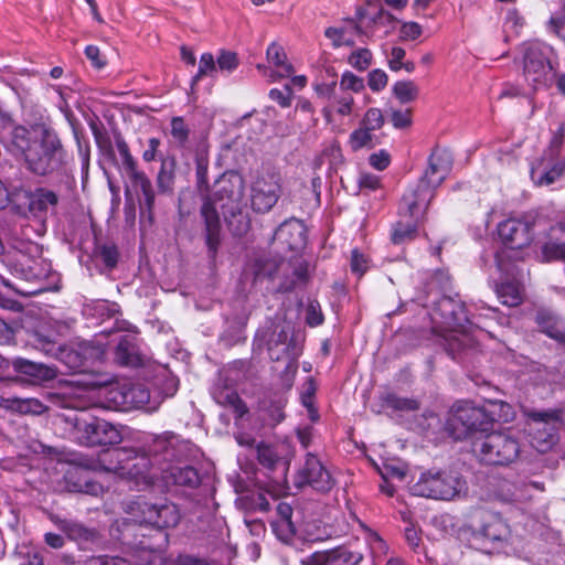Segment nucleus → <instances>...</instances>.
<instances>
[{"label": "nucleus", "instance_id": "nucleus-42", "mask_svg": "<svg viewBox=\"0 0 565 565\" xmlns=\"http://www.w3.org/2000/svg\"><path fill=\"white\" fill-rule=\"evenodd\" d=\"M383 406L399 412H412L419 408V403L414 398L398 396L394 393H386L382 397Z\"/></svg>", "mask_w": 565, "mask_h": 565}, {"label": "nucleus", "instance_id": "nucleus-22", "mask_svg": "<svg viewBox=\"0 0 565 565\" xmlns=\"http://www.w3.org/2000/svg\"><path fill=\"white\" fill-rule=\"evenodd\" d=\"M100 355L98 348L88 342L79 343L76 348L62 347L54 359L60 360L73 371H82L86 362Z\"/></svg>", "mask_w": 565, "mask_h": 565}, {"label": "nucleus", "instance_id": "nucleus-4", "mask_svg": "<svg viewBox=\"0 0 565 565\" xmlns=\"http://www.w3.org/2000/svg\"><path fill=\"white\" fill-rule=\"evenodd\" d=\"M451 156L446 150L436 149L428 160V168L419 182L409 188L402 198V209L418 216L434 198L435 190L444 182L451 169Z\"/></svg>", "mask_w": 565, "mask_h": 565}, {"label": "nucleus", "instance_id": "nucleus-39", "mask_svg": "<svg viewBox=\"0 0 565 565\" xmlns=\"http://www.w3.org/2000/svg\"><path fill=\"white\" fill-rule=\"evenodd\" d=\"M536 322L541 330L550 338L565 342V327L563 322L548 311H539Z\"/></svg>", "mask_w": 565, "mask_h": 565}, {"label": "nucleus", "instance_id": "nucleus-25", "mask_svg": "<svg viewBox=\"0 0 565 565\" xmlns=\"http://www.w3.org/2000/svg\"><path fill=\"white\" fill-rule=\"evenodd\" d=\"M138 339L131 334L120 335L115 348V361L122 366L137 367L145 363Z\"/></svg>", "mask_w": 565, "mask_h": 565}, {"label": "nucleus", "instance_id": "nucleus-40", "mask_svg": "<svg viewBox=\"0 0 565 565\" xmlns=\"http://www.w3.org/2000/svg\"><path fill=\"white\" fill-rule=\"evenodd\" d=\"M4 403L7 408L23 415H40L46 411L45 405L38 398L10 397Z\"/></svg>", "mask_w": 565, "mask_h": 565}, {"label": "nucleus", "instance_id": "nucleus-43", "mask_svg": "<svg viewBox=\"0 0 565 565\" xmlns=\"http://www.w3.org/2000/svg\"><path fill=\"white\" fill-rule=\"evenodd\" d=\"M392 92L402 104H407L417 98L419 89L413 81H398L393 85Z\"/></svg>", "mask_w": 565, "mask_h": 565}, {"label": "nucleus", "instance_id": "nucleus-27", "mask_svg": "<svg viewBox=\"0 0 565 565\" xmlns=\"http://www.w3.org/2000/svg\"><path fill=\"white\" fill-rule=\"evenodd\" d=\"M274 239L291 250L300 249L306 245L305 225L296 218L285 221L276 230Z\"/></svg>", "mask_w": 565, "mask_h": 565}, {"label": "nucleus", "instance_id": "nucleus-19", "mask_svg": "<svg viewBox=\"0 0 565 565\" xmlns=\"http://www.w3.org/2000/svg\"><path fill=\"white\" fill-rule=\"evenodd\" d=\"M390 22V15L379 11H366L360 13L359 20H348L342 26H331L326 30L324 35H352L354 33L382 32L381 26Z\"/></svg>", "mask_w": 565, "mask_h": 565}, {"label": "nucleus", "instance_id": "nucleus-17", "mask_svg": "<svg viewBox=\"0 0 565 565\" xmlns=\"http://www.w3.org/2000/svg\"><path fill=\"white\" fill-rule=\"evenodd\" d=\"M533 226L527 218H508L498 225V235L507 247L520 249L532 242Z\"/></svg>", "mask_w": 565, "mask_h": 565}, {"label": "nucleus", "instance_id": "nucleus-51", "mask_svg": "<svg viewBox=\"0 0 565 565\" xmlns=\"http://www.w3.org/2000/svg\"><path fill=\"white\" fill-rule=\"evenodd\" d=\"M93 310L94 315L100 317L102 319L116 318V316L119 313L118 305L106 300L97 301L94 305Z\"/></svg>", "mask_w": 565, "mask_h": 565}, {"label": "nucleus", "instance_id": "nucleus-37", "mask_svg": "<svg viewBox=\"0 0 565 565\" xmlns=\"http://www.w3.org/2000/svg\"><path fill=\"white\" fill-rule=\"evenodd\" d=\"M160 161V169L156 177L157 188L159 193L170 194L174 188L177 161L174 157H163Z\"/></svg>", "mask_w": 565, "mask_h": 565}, {"label": "nucleus", "instance_id": "nucleus-59", "mask_svg": "<svg viewBox=\"0 0 565 565\" xmlns=\"http://www.w3.org/2000/svg\"><path fill=\"white\" fill-rule=\"evenodd\" d=\"M503 532L504 525L499 520L482 527V535L490 541L502 540Z\"/></svg>", "mask_w": 565, "mask_h": 565}, {"label": "nucleus", "instance_id": "nucleus-49", "mask_svg": "<svg viewBox=\"0 0 565 565\" xmlns=\"http://www.w3.org/2000/svg\"><path fill=\"white\" fill-rule=\"evenodd\" d=\"M384 125V117L379 108H370L361 122V126L365 127L366 129L371 131H375L382 128Z\"/></svg>", "mask_w": 565, "mask_h": 565}, {"label": "nucleus", "instance_id": "nucleus-62", "mask_svg": "<svg viewBox=\"0 0 565 565\" xmlns=\"http://www.w3.org/2000/svg\"><path fill=\"white\" fill-rule=\"evenodd\" d=\"M525 24L524 18L516 11H509L505 18V26L510 32L520 33Z\"/></svg>", "mask_w": 565, "mask_h": 565}, {"label": "nucleus", "instance_id": "nucleus-20", "mask_svg": "<svg viewBox=\"0 0 565 565\" xmlns=\"http://www.w3.org/2000/svg\"><path fill=\"white\" fill-rule=\"evenodd\" d=\"M256 449L259 465L268 471V478L273 487L280 490L286 482L288 463L273 446L259 444Z\"/></svg>", "mask_w": 565, "mask_h": 565}, {"label": "nucleus", "instance_id": "nucleus-41", "mask_svg": "<svg viewBox=\"0 0 565 565\" xmlns=\"http://www.w3.org/2000/svg\"><path fill=\"white\" fill-rule=\"evenodd\" d=\"M213 397L217 404L231 407L237 417H243L247 413L245 404L238 394L232 388H217L213 392Z\"/></svg>", "mask_w": 565, "mask_h": 565}, {"label": "nucleus", "instance_id": "nucleus-38", "mask_svg": "<svg viewBox=\"0 0 565 565\" xmlns=\"http://www.w3.org/2000/svg\"><path fill=\"white\" fill-rule=\"evenodd\" d=\"M291 339H299L292 332L291 326L286 321H278L273 323L270 332L267 335L266 344L268 352H273L275 355L279 350L277 349L278 344H281L286 341H291Z\"/></svg>", "mask_w": 565, "mask_h": 565}, {"label": "nucleus", "instance_id": "nucleus-56", "mask_svg": "<svg viewBox=\"0 0 565 565\" xmlns=\"http://www.w3.org/2000/svg\"><path fill=\"white\" fill-rule=\"evenodd\" d=\"M215 70L214 56L211 53H204L201 56L198 74L192 78V85H195L198 81L206 75L209 72Z\"/></svg>", "mask_w": 565, "mask_h": 565}, {"label": "nucleus", "instance_id": "nucleus-12", "mask_svg": "<svg viewBox=\"0 0 565 565\" xmlns=\"http://www.w3.org/2000/svg\"><path fill=\"white\" fill-rule=\"evenodd\" d=\"M281 195V178L278 173L264 171L256 175L250 185V206L256 213L271 211Z\"/></svg>", "mask_w": 565, "mask_h": 565}, {"label": "nucleus", "instance_id": "nucleus-23", "mask_svg": "<svg viewBox=\"0 0 565 565\" xmlns=\"http://www.w3.org/2000/svg\"><path fill=\"white\" fill-rule=\"evenodd\" d=\"M125 175L139 198L141 210L151 214L154 207L156 192L150 178L138 166L125 172Z\"/></svg>", "mask_w": 565, "mask_h": 565}, {"label": "nucleus", "instance_id": "nucleus-29", "mask_svg": "<svg viewBox=\"0 0 565 565\" xmlns=\"http://www.w3.org/2000/svg\"><path fill=\"white\" fill-rule=\"evenodd\" d=\"M12 367L15 372L23 374L32 382H47L56 377V370L43 363H36L23 358L12 360Z\"/></svg>", "mask_w": 565, "mask_h": 565}, {"label": "nucleus", "instance_id": "nucleus-44", "mask_svg": "<svg viewBox=\"0 0 565 565\" xmlns=\"http://www.w3.org/2000/svg\"><path fill=\"white\" fill-rule=\"evenodd\" d=\"M497 295L502 305L515 307L521 302V291L516 284L507 282L497 287Z\"/></svg>", "mask_w": 565, "mask_h": 565}, {"label": "nucleus", "instance_id": "nucleus-8", "mask_svg": "<svg viewBox=\"0 0 565 565\" xmlns=\"http://www.w3.org/2000/svg\"><path fill=\"white\" fill-rule=\"evenodd\" d=\"M466 482L457 473L449 470H427L411 486L414 495L434 499L452 500L465 490Z\"/></svg>", "mask_w": 565, "mask_h": 565}, {"label": "nucleus", "instance_id": "nucleus-47", "mask_svg": "<svg viewBox=\"0 0 565 565\" xmlns=\"http://www.w3.org/2000/svg\"><path fill=\"white\" fill-rule=\"evenodd\" d=\"M115 143L121 159L124 173L138 166L137 160L130 153V149L121 135L115 136Z\"/></svg>", "mask_w": 565, "mask_h": 565}, {"label": "nucleus", "instance_id": "nucleus-6", "mask_svg": "<svg viewBox=\"0 0 565 565\" xmlns=\"http://www.w3.org/2000/svg\"><path fill=\"white\" fill-rule=\"evenodd\" d=\"M565 127L563 124L553 131L548 147L531 167V179L540 186L556 182L565 171Z\"/></svg>", "mask_w": 565, "mask_h": 565}, {"label": "nucleus", "instance_id": "nucleus-9", "mask_svg": "<svg viewBox=\"0 0 565 565\" xmlns=\"http://www.w3.org/2000/svg\"><path fill=\"white\" fill-rule=\"evenodd\" d=\"M473 450L489 465H509L520 455V445L508 431H493L475 441Z\"/></svg>", "mask_w": 565, "mask_h": 565}, {"label": "nucleus", "instance_id": "nucleus-21", "mask_svg": "<svg viewBox=\"0 0 565 565\" xmlns=\"http://www.w3.org/2000/svg\"><path fill=\"white\" fill-rule=\"evenodd\" d=\"M279 352L275 355L273 352H268L269 356L274 361H286V367L282 374L284 386L290 388L294 383L298 370V359L302 353V344L300 339H291L277 345Z\"/></svg>", "mask_w": 565, "mask_h": 565}, {"label": "nucleus", "instance_id": "nucleus-13", "mask_svg": "<svg viewBox=\"0 0 565 565\" xmlns=\"http://www.w3.org/2000/svg\"><path fill=\"white\" fill-rule=\"evenodd\" d=\"M531 443L540 452L548 451L556 443L559 413L556 411L529 413Z\"/></svg>", "mask_w": 565, "mask_h": 565}, {"label": "nucleus", "instance_id": "nucleus-11", "mask_svg": "<svg viewBox=\"0 0 565 565\" xmlns=\"http://www.w3.org/2000/svg\"><path fill=\"white\" fill-rule=\"evenodd\" d=\"M446 428L455 439H463L472 433L487 431V416L482 407L459 402L452 406Z\"/></svg>", "mask_w": 565, "mask_h": 565}, {"label": "nucleus", "instance_id": "nucleus-60", "mask_svg": "<svg viewBox=\"0 0 565 565\" xmlns=\"http://www.w3.org/2000/svg\"><path fill=\"white\" fill-rule=\"evenodd\" d=\"M98 255L108 268H114L118 260V253L114 246L103 245L98 248Z\"/></svg>", "mask_w": 565, "mask_h": 565}, {"label": "nucleus", "instance_id": "nucleus-24", "mask_svg": "<svg viewBox=\"0 0 565 565\" xmlns=\"http://www.w3.org/2000/svg\"><path fill=\"white\" fill-rule=\"evenodd\" d=\"M268 63L275 65L277 71H270L265 65L258 64L257 70L268 77L270 82L288 77L294 73L291 63L288 62L285 49L277 42H273L266 51Z\"/></svg>", "mask_w": 565, "mask_h": 565}, {"label": "nucleus", "instance_id": "nucleus-10", "mask_svg": "<svg viewBox=\"0 0 565 565\" xmlns=\"http://www.w3.org/2000/svg\"><path fill=\"white\" fill-rule=\"evenodd\" d=\"M74 428L78 443L84 446L117 445L122 440L119 426L95 416L75 417Z\"/></svg>", "mask_w": 565, "mask_h": 565}, {"label": "nucleus", "instance_id": "nucleus-14", "mask_svg": "<svg viewBox=\"0 0 565 565\" xmlns=\"http://www.w3.org/2000/svg\"><path fill=\"white\" fill-rule=\"evenodd\" d=\"M430 318L436 330L462 328L465 323H471L463 303L459 299L448 296L441 297L436 302Z\"/></svg>", "mask_w": 565, "mask_h": 565}, {"label": "nucleus", "instance_id": "nucleus-64", "mask_svg": "<svg viewBox=\"0 0 565 565\" xmlns=\"http://www.w3.org/2000/svg\"><path fill=\"white\" fill-rule=\"evenodd\" d=\"M306 321L311 327H317L322 323L323 316L320 310V306L316 301H311L307 308Z\"/></svg>", "mask_w": 565, "mask_h": 565}, {"label": "nucleus", "instance_id": "nucleus-26", "mask_svg": "<svg viewBox=\"0 0 565 565\" xmlns=\"http://www.w3.org/2000/svg\"><path fill=\"white\" fill-rule=\"evenodd\" d=\"M88 460H94L93 458L79 457L77 459V467L70 469L65 473V481L67 483L68 490L74 492H82L90 495H99L103 493V486L96 481L87 479L83 475V469L88 470L86 467L82 465V462H87Z\"/></svg>", "mask_w": 565, "mask_h": 565}, {"label": "nucleus", "instance_id": "nucleus-35", "mask_svg": "<svg viewBox=\"0 0 565 565\" xmlns=\"http://www.w3.org/2000/svg\"><path fill=\"white\" fill-rule=\"evenodd\" d=\"M127 381L115 382L100 388L104 407L108 409L127 412Z\"/></svg>", "mask_w": 565, "mask_h": 565}, {"label": "nucleus", "instance_id": "nucleus-18", "mask_svg": "<svg viewBox=\"0 0 565 565\" xmlns=\"http://www.w3.org/2000/svg\"><path fill=\"white\" fill-rule=\"evenodd\" d=\"M141 512L140 522L152 525L157 529L175 526L180 521V512L175 504L170 502L149 503L138 502Z\"/></svg>", "mask_w": 565, "mask_h": 565}, {"label": "nucleus", "instance_id": "nucleus-61", "mask_svg": "<svg viewBox=\"0 0 565 565\" xmlns=\"http://www.w3.org/2000/svg\"><path fill=\"white\" fill-rule=\"evenodd\" d=\"M270 525L281 541H288L295 533L292 522H271Z\"/></svg>", "mask_w": 565, "mask_h": 565}, {"label": "nucleus", "instance_id": "nucleus-15", "mask_svg": "<svg viewBox=\"0 0 565 565\" xmlns=\"http://www.w3.org/2000/svg\"><path fill=\"white\" fill-rule=\"evenodd\" d=\"M296 484L298 487L310 486L316 491L328 492L334 486V479L321 460L316 455L308 452L297 473Z\"/></svg>", "mask_w": 565, "mask_h": 565}, {"label": "nucleus", "instance_id": "nucleus-57", "mask_svg": "<svg viewBox=\"0 0 565 565\" xmlns=\"http://www.w3.org/2000/svg\"><path fill=\"white\" fill-rule=\"evenodd\" d=\"M76 142L78 149V157L82 164L83 177H87L89 159H90V147L87 141H82L79 137L76 135Z\"/></svg>", "mask_w": 565, "mask_h": 565}, {"label": "nucleus", "instance_id": "nucleus-58", "mask_svg": "<svg viewBox=\"0 0 565 565\" xmlns=\"http://www.w3.org/2000/svg\"><path fill=\"white\" fill-rule=\"evenodd\" d=\"M340 87L344 90L359 92L364 87V84L360 77L347 72L342 75Z\"/></svg>", "mask_w": 565, "mask_h": 565}, {"label": "nucleus", "instance_id": "nucleus-55", "mask_svg": "<svg viewBox=\"0 0 565 565\" xmlns=\"http://www.w3.org/2000/svg\"><path fill=\"white\" fill-rule=\"evenodd\" d=\"M269 97L281 107H289L291 105L292 88L289 84L285 85L282 89L273 88L269 92Z\"/></svg>", "mask_w": 565, "mask_h": 565}, {"label": "nucleus", "instance_id": "nucleus-1", "mask_svg": "<svg viewBox=\"0 0 565 565\" xmlns=\"http://www.w3.org/2000/svg\"><path fill=\"white\" fill-rule=\"evenodd\" d=\"M244 183L238 175L222 177L215 184L212 193L207 195L201 207V216L205 228V244L209 258L214 260L221 243V221L218 211H222L225 221L233 226L231 218L241 216L237 233L246 231L248 221L242 216Z\"/></svg>", "mask_w": 565, "mask_h": 565}, {"label": "nucleus", "instance_id": "nucleus-52", "mask_svg": "<svg viewBox=\"0 0 565 565\" xmlns=\"http://www.w3.org/2000/svg\"><path fill=\"white\" fill-rule=\"evenodd\" d=\"M547 30L550 32L565 35V3L559 10L551 15Z\"/></svg>", "mask_w": 565, "mask_h": 565}, {"label": "nucleus", "instance_id": "nucleus-31", "mask_svg": "<svg viewBox=\"0 0 565 565\" xmlns=\"http://www.w3.org/2000/svg\"><path fill=\"white\" fill-rule=\"evenodd\" d=\"M471 323H465L462 328H446L439 330L443 332L444 338V347L445 350L451 355L452 359H456V355L460 353L462 350L468 348L471 343V338L468 334L470 330Z\"/></svg>", "mask_w": 565, "mask_h": 565}, {"label": "nucleus", "instance_id": "nucleus-63", "mask_svg": "<svg viewBox=\"0 0 565 565\" xmlns=\"http://www.w3.org/2000/svg\"><path fill=\"white\" fill-rule=\"evenodd\" d=\"M217 66L221 70L233 71L237 66V56L234 52L223 51L217 56Z\"/></svg>", "mask_w": 565, "mask_h": 565}, {"label": "nucleus", "instance_id": "nucleus-50", "mask_svg": "<svg viewBox=\"0 0 565 565\" xmlns=\"http://www.w3.org/2000/svg\"><path fill=\"white\" fill-rule=\"evenodd\" d=\"M372 60V54L367 49H359L349 56V63L359 71L366 70Z\"/></svg>", "mask_w": 565, "mask_h": 565}, {"label": "nucleus", "instance_id": "nucleus-7", "mask_svg": "<svg viewBox=\"0 0 565 565\" xmlns=\"http://www.w3.org/2000/svg\"><path fill=\"white\" fill-rule=\"evenodd\" d=\"M523 50L525 81L534 89L548 86L554 78L553 47L539 40H529L523 43Z\"/></svg>", "mask_w": 565, "mask_h": 565}, {"label": "nucleus", "instance_id": "nucleus-2", "mask_svg": "<svg viewBox=\"0 0 565 565\" xmlns=\"http://www.w3.org/2000/svg\"><path fill=\"white\" fill-rule=\"evenodd\" d=\"M10 149L24 158L35 174L46 175L57 170L64 151L56 134L43 126H14L10 132Z\"/></svg>", "mask_w": 565, "mask_h": 565}, {"label": "nucleus", "instance_id": "nucleus-30", "mask_svg": "<svg viewBox=\"0 0 565 565\" xmlns=\"http://www.w3.org/2000/svg\"><path fill=\"white\" fill-rule=\"evenodd\" d=\"M399 212L402 216H408L411 221H398L396 222L391 232V239L395 245H403L412 242L417 236V224L420 217L425 214L424 210L418 216L411 215L405 209H402L399 204Z\"/></svg>", "mask_w": 565, "mask_h": 565}, {"label": "nucleus", "instance_id": "nucleus-54", "mask_svg": "<svg viewBox=\"0 0 565 565\" xmlns=\"http://www.w3.org/2000/svg\"><path fill=\"white\" fill-rule=\"evenodd\" d=\"M171 135L174 138V140L180 145H183L189 137V129L183 118L174 117L171 120Z\"/></svg>", "mask_w": 565, "mask_h": 565}, {"label": "nucleus", "instance_id": "nucleus-32", "mask_svg": "<svg viewBox=\"0 0 565 565\" xmlns=\"http://www.w3.org/2000/svg\"><path fill=\"white\" fill-rule=\"evenodd\" d=\"M127 412L134 408L153 412L158 408L160 402L151 398L149 390L143 384L127 381Z\"/></svg>", "mask_w": 565, "mask_h": 565}, {"label": "nucleus", "instance_id": "nucleus-46", "mask_svg": "<svg viewBox=\"0 0 565 565\" xmlns=\"http://www.w3.org/2000/svg\"><path fill=\"white\" fill-rule=\"evenodd\" d=\"M32 345L43 352L45 355L55 358L58 354L61 345L56 343L52 338L44 335L40 332H35L32 340Z\"/></svg>", "mask_w": 565, "mask_h": 565}, {"label": "nucleus", "instance_id": "nucleus-16", "mask_svg": "<svg viewBox=\"0 0 565 565\" xmlns=\"http://www.w3.org/2000/svg\"><path fill=\"white\" fill-rule=\"evenodd\" d=\"M280 271L285 274V278L279 286L281 291H290L305 285L308 280V265L300 258H296L291 263L281 262L278 265L269 262L266 264V269L264 271L259 270L256 275L257 277L268 276L274 278Z\"/></svg>", "mask_w": 565, "mask_h": 565}, {"label": "nucleus", "instance_id": "nucleus-3", "mask_svg": "<svg viewBox=\"0 0 565 565\" xmlns=\"http://www.w3.org/2000/svg\"><path fill=\"white\" fill-rule=\"evenodd\" d=\"M103 456L115 460L116 465L105 466L102 460H88L82 465L87 469L114 471L132 481L137 490H143L153 484L164 471L157 454L150 457L147 452L137 449L117 448L104 452Z\"/></svg>", "mask_w": 565, "mask_h": 565}, {"label": "nucleus", "instance_id": "nucleus-36", "mask_svg": "<svg viewBox=\"0 0 565 565\" xmlns=\"http://www.w3.org/2000/svg\"><path fill=\"white\" fill-rule=\"evenodd\" d=\"M481 407L487 416V430L493 423H510L514 419L513 407L503 401H489Z\"/></svg>", "mask_w": 565, "mask_h": 565}, {"label": "nucleus", "instance_id": "nucleus-5", "mask_svg": "<svg viewBox=\"0 0 565 565\" xmlns=\"http://www.w3.org/2000/svg\"><path fill=\"white\" fill-rule=\"evenodd\" d=\"M14 279L0 276L2 284L18 295L31 297L51 289L47 279L52 274L51 264L42 258L22 255L12 266Z\"/></svg>", "mask_w": 565, "mask_h": 565}, {"label": "nucleus", "instance_id": "nucleus-48", "mask_svg": "<svg viewBox=\"0 0 565 565\" xmlns=\"http://www.w3.org/2000/svg\"><path fill=\"white\" fill-rule=\"evenodd\" d=\"M149 551L141 552V559L146 562V564H137V565H149V561L147 558V553ZM88 565H131L125 558L108 556V555H99L89 559Z\"/></svg>", "mask_w": 565, "mask_h": 565}, {"label": "nucleus", "instance_id": "nucleus-45", "mask_svg": "<svg viewBox=\"0 0 565 565\" xmlns=\"http://www.w3.org/2000/svg\"><path fill=\"white\" fill-rule=\"evenodd\" d=\"M373 131L361 126L353 130L349 137V145L353 151H358L362 148H373Z\"/></svg>", "mask_w": 565, "mask_h": 565}, {"label": "nucleus", "instance_id": "nucleus-34", "mask_svg": "<svg viewBox=\"0 0 565 565\" xmlns=\"http://www.w3.org/2000/svg\"><path fill=\"white\" fill-rule=\"evenodd\" d=\"M161 472V480L166 483L172 482L173 484L194 488L200 483L198 471L190 466L177 467L163 465Z\"/></svg>", "mask_w": 565, "mask_h": 565}, {"label": "nucleus", "instance_id": "nucleus-33", "mask_svg": "<svg viewBox=\"0 0 565 565\" xmlns=\"http://www.w3.org/2000/svg\"><path fill=\"white\" fill-rule=\"evenodd\" d=\"M29 211L42 217L47 212L53 211L58 203L57 194L46 188L35 189L28 194Z\"/></svg>", "mask_w": 565, "mask_h": 565}, {"label": "nucleus", "instance_id": "nucleus-28", "mask_svg": "<svg viewBox=\"0 0 565 565\" xmlns=\"http://www.w3.org/2000/svg\"><path fill=\"white\" fill-rule=\"evenodd\" d=\"M310 558L312 565H359L363 557L358 552L340 547L332 551L315 552Z\"/></svg>", "mask_w": 565, "mask_h": 565}, {"label": "nucleus", "instance_id": "nucleus-53", "mask_svg": "<svg viewBox=\"0 0 565 565\" xmlns=\"http://www.w3.org/2000/svg\"><path fill=\"white\" fill-rule=\"evenodd\" d=\"M387 74L380 68L373 70L369 73L367 85L373 92H381L387 85Z\"/></svg>", "mask_w": 565, "mask_h": 565}]
</instances>
